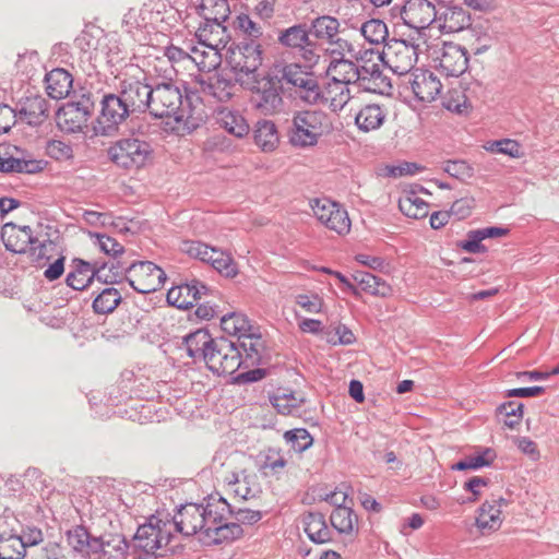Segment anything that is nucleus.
Returning <instances> with one entry per match:
<instances>
[{
  "label": "nucleus",
  "mask_w": 559,
  "mask_h": 559,
  "mask_svg": "<svg viewBox=\"0 0 559 559\" xmlns=\"http://www.w3.org/2000/svg\"><path fill=\"white\" fill-rule=\"evenodd\" d=\"M334 130L331 115L321 109H302L294 112L287 130L288 142L297 148L316 146L320 139Z\"/></svg>",
  "instance_id": "1"
},
{
  "label": "nucleus",
  "mask_w": 559,
  "mask_h": 559,
  "mask_svg": "<svg viewBox=\"0 0 559 559\" xmlns=\"http://www.w3.org/2000/svg\"><path fill=\"white\" fill-rule=\"evenodd\" d=\"M148 112L155 118L173 117L178 124L177 129L194 127L192 119V109L190 105H185L183 95L180 87L173 82L164 81L152 85Z\"/></svg>",
  "instance_id": "2"
},
{
  "label": "nucleus",
  "mask_w": 559,
  "mask_h": 559,
  "mask_svg": "<svg viewBox=\"0 0 559 559\" xmlns=\"http://www.w3.org/2000/svg\"><path fill=\"white\" fill-rule=\"evenodd\" d=\"M109 159L124 170H139L153 162L152 145L139 138L129 136L115 141L107 150Z\"/></svg>",
  "instance_id": "3"
},
{
  "label": "nucleus",
  "mask_w": 559,
  "mask_h": 559,
  "mask_svg": "<svg viewBox=\"0 0 559 559\" xmlns=\"http://www.w3.org/2000/svg\"><path fill=\"white\" fill-rule=\"evenodd\" d=\"M281 80L292 86L297 98L308 105L324 104L325 97L318 78L314 73L298 63L284 64L281 70Z\"/></svg>",
  "instance_id": "4"
},
{
  "label": "nucleus",
  "mask_w": 559,
  "mask_h": 559,
  "mask_svg": "<svg viewBox=\"0 0 559 559\" xmlns=\"http://www.w3.org/2000/svg\"><path fill=\"white\" fill-rule=\"evenodd\" d=\"M249 88L253 106L262 115L274 116L285 111L282 80L277 76L266 74L260 79L254 78Z\"/></svg>",
  "instance_id": "5"
},
{
  "label": "nucleus",
  "mask_w": 559,
  "mask_h": 559,
  "mask_svg": "<svg viewBox=\"0 0 559 559\" xmlns=\"http://www.w3.org/2000/svg\"><path fill=\"white\" fill-rule=\"evenodd\" d=\"M216 499L207 501L204 504L187 503L181 506L173 518V524L177 532L185 536L200 535V539L205 543L209 533L210 512L215 510Z\"/></svg>",
  "instance_id": "6"
},
{
  "label": "nucleus",
  "mask_w": 559,
  "mask_h": 559,
  "mask_svg": "<svg viewBox=\"0 0 559 559\" xmlns=\"http://www.w3.org/2000/svg\"><path fill=\"white\" fill-rule=\"evenodd\" d=\"M359 60L356 61L346 58H333L326 69L328 75L331 76V82L328 85V92L331 94L333 91H338L334 97H331V106L334 108H343L350 99L349 85H354L355 76L359 66Z\"/></svg>",
  "instance_id": "7"
},
{
  "label": "nucleus",
  "mask_w": 559,
  "mask_h": 559,
  "mask_svg": "<svg viewBox=\"0 0 559 559\" xmlns=\"http://www.w3.org/2000/svg\"><path fill=\"white\" fill-rule=\"evenodd\" d=\"M170 523L151 518L148 523L140 525L134 536V547L140 559L157 557L158 550L170 542Z\"/></svg>",
  "instance_id": "8"
},
{
  "label": "nucleus",
  "mask_w": 559,
  "mask_h": 559,
  "mask_svg": "<svg viewBox=\"0 0 559 559\" xmlns=\"http://www.w3.org/2000/svg\"><path fill=\"white\" fill-rule=\"evenodd\" d=\"M262 46L258 41H241L233 44L228 48L227 62L238 76V80L245 84L246 82L241 75L254 80L258 69L262 66Z\"/></svg>",
  "instance_id": "9"
},
{
  "label": "nucleus",
  "mask_w": 559,
  "mask_h": 559,
  "mask_svg": "<svg viewBox=\"0 0 559 559\" xmlns=\"http://www.w3.org/2000/svg\"><path fill=\"white\" fill-rule=\"evenodd\" d=\"M419 45L412 39L392 38L385 41L382 55L383 63L395 74L412 72L418 61Z\"/></svg>",
  "instance_id": "10"
},
{
  "label": "nucleus",
  "mask_w": 559,
  "mask_h": 559,
  "mask_svg": "<svg viewBox=\"0 0 559 559\" xmlns=\"http://www.w3.org/2000/svg\"><path fill=\"white\" fill-rule=\"evenodd\" d=\"M206 367L218 376L233 374L242 367V352L236 343L225 338H215L205 354Z\"/></svg>",
  "instance_id": "11"
},
{
  "label": "nucleus",
  "mask_w": 559,
  "mask_h": 559,
  "mask_svg": "<svg viewBox=\"0 0 559 559\" xmlns=\"http://www.w3.org/2000/svg\"><path fill=\"white\" fill-rule=\"evenodd\" d=\"M233 513L230 506L224 498L215 501V510L210 512V526L206 534V544H222L235 540L242 536L243 530L239 523L227 522V515Z\"/></svg>",
  "instance_id": "12"
},
{
  "label": "nucleus",
  "mask_w": 559,
  "mask_h": 559,
  "mask_svg": "<svg viewBox=\"0 0 559 559\" xmlns=\"http://www.w3.org/2000/svg\"><path fill=\"white\" fill-rule=\"evenodd\" d=\"M94 110V102L90 95H81L75 100H69L57 112L59 128L68 133L82 131L86 127Z\"/></svg>",
  "instance_id": "13"
},
{
  "label": "nucleus",
  "mask_w": 559,
  "mask_h": 559,
  "mask_svg": "<svg viewBox=\"0 0 559 559\" xmlns=\"http://www.w3.org/2000/svg\"><path fill=\"white\" fill-rule=\"evenodd\" d=\"M127 281L135 292L150 294L163 287L166 273L151 261H140L128 266Z\"/></svg>",
  "instance_id": "14"
},
{
  "label": "nucleus",
  "mask_w": 559,
  "mask_h": 559,
  "mask_svg": "<svg viewBox=\"0 0 559 559\" xmlns=\"http://www.w3.org/2000/svg\"><path fill=\"white\" fill-rule=\"evenodd\" d=\"M1 240L5 249L13 253H25L27 250L32 255L41 258L44 243L34 236L29 226H19L14 223H7L1 229Z\"/></svg>",
  "instance_id": "15"
},
{
  "label": "nucleus",
  "mask_w": 559,
  "mask_h": 559,
  "mask_svg": "<svg viewBox=\"0 0 559 559\" xmlns=\"http://www.w3.org/2000/svg\"><path fill=\"white\" fill-rule=\"evenodd\" d=\"M311 209L318 221L326 228L338 235L347 234L350 229V219L347 211L330 199H316Z\"/></svg>",
  "instance_id": "16"
},
{
  "label": "nucleus",
  "mask_w": 559,
  "mask_h": 559,
  "mask_svg": "<svg viewBox=\"0 0 559 559\" xmlns=\"http://www.w3.org/2000/svg\"><path fill=\"white\" fill-rule=\"evenodd\" d=\"M130 114V109L120 95H105L102 100V111L97 118V131L103 135H110Z\"/></svg>",
  "instance_id": "17"
},
{
  "label": "nucleus",
  "mask_w": 559,
  "mask_h": 559,
  "mask_svg": "<svg viewBox=\"0 0 559 559\" xmlns=\"http://www.w3.org/2000/svg\"><path fill=\"white\" fill-rule=\"evenodd\" d=\"M99 282H112L115 276L107 275L106 265L91 264L81 259L73 260V270L67 275L66 282L74 290H83L88 287L93 280Z\"/></svg>",
  "instance_id": "18"
},
{
  "label": "nucleus",
  "mask_w": 559,
  "mask_h": 559,
  "mask_svg": "<svg viewBox=\"0 0 559 559\" xmlns=\"http://www.w3.org/2000/svg\"><path fill=\"white\" fill-rule=\"evenodd\" d=\"M151 93L152 85L142 82L135 74L131 78H124L120 83L119 95L131 112L148 111Z\"/></svg>",
  "instance_id": "19"
},
{
  "label": "nucleus",
  "mask_w": 559,
  "mask_h": 559,
  "mask_svg": "<svg viewBox=\"0 0 559 559\" xmlns=\"http://www.w3.org/2000/svg\"><path fill=\"white\" fill-rule=\"evenodd\" d=\"M354 86L365 92L383 94L390 90L392 85L389 78L383 74L377 62L360 59Z\"/></svg>",
  "instance_id": "20"
},
{
  "label": "nucleus",
  "mask_w": 559,
  "mask_h": 559,
  "mask_svg": "<svg viewBox=\"0 0 559 559\" xmlns=\"http://www.w3.org/2000/svg\"><path fill=\"white\" fill-rule=\"evenodd\" d=\"M438 10L429 0H407L402 8L403 22L415 29H425L437 20Z\"/></svg>",
  "instance_id": "21"
},
{
  "label": "nucleus",
  "mask_w": 559,
  "mask_h": 559,
  "mask_svg": "<svg viewBox=\"0 0 559 559\" xmlns=\"http://www.w3.org/2000/svg\"><path fill=\"white\" fill-rule=\"evenodd\" d=\"M435 67L445 76H460L468 66L467 51L460 45L445 43L441 55L435 59Z\"/></svg>",
  "instance_id": "22"
},
{
  "label": "nucleus",
  "mask_w": 559,
  "mask_h": 559,
  "mask_svg": "<svg viewBox=\"0 0 559 559\" xmlns=\"http://www.w3.org/2000/svg\"><path fill=\"white\" fill-rule=\"evenodd\" d=\"M408 84L420 102L431 103L440 94L442 84L430 70L415 69L409 73Z\"/></svg>",
  "instance_id": "23"
},
{
  "label": "nucleus",
  "mask_w": 559,
  "mask_h": 559,
  "mask_svg": "<svg viewBox=\"0 0 559 559\" xmlns=\"http://www.w3.org/2000/svg\"><path fill=\"white\" fill-rule=\"evenodd\" d=\"M207 290L203 283L192 280L190 283L171 287L167 293V302L178 309H188L206 295Z\"/></svg>",
  "instance_id": "24"
},
{
  "label": "nucleus",
  "mask_w": 559,
  "mask_h": 559,
  "mask_svg": "<svg viewBox=\"0 0 559 559\" xmlns=\"http://www.w3.org/2000/svg\"><path fill=\"white\" fill-rule=\"evenodd\" d=\"M436 23L443 33H457L471 25V16L461 7L448 5L438 10Z\"/></svg>",
  "instance_id": "25"
},
{
  "label": "nucleus",
  "mask_w": 559,
  "mask_h": 559,
  "mask_svg": "<svg viewBox=\"0 0 559 559\" xmlns=\"http://www.w3.org/2000/svg\"><path fill=\"white\" fill-rule=\"evenodd\" d=\"M242 354V367L249 368L259 366L263 362V356L265 353V342L260 334L253 332V330L238 340L236 344Z\"/></svg>",
  "instance_id": "26"
},
{
  "label": "nucleus",
  "mask_w": 559,
  "mask_h": 559,
  "mask_svg": "<svg viewBox=\"0 0 559 559\" xmlns=\"http://www.w3.org/2000/svg\"><path fill=\"white\" fill-rule=\"evenodd\" d=\"M388 110L380 104H366L355 116V123L362 132H370L380 129L385 119Z\"/></svg>",
  "instance_id": "27"
},
{
  "label": "nucleus",
  "mask_w": 559,
  "mask_h": 559,
  "mask_svg": "<svg viewBox=\"0 0 559 559\" xmlns=\"http://www.w3.org/2000/svg\"><path fill=\"white\" fill-rule=\"evenodd\" d=\"M19 114L28 124L38 126L48 117V103L40 95L26 96L21 102Z\"/></svg>",
  "instance_id": "28"
},
{
  "label": "nucleus",
  "mask_w": 559,
  "mask_h": 559,
  "mask_svg": "<svg viewBox=\"0 0 559 559\" xmlns=\"http://www.w3.org/2000/svg\"><path fill=\"white\" fill-rule=\"evenodd\" d=\"M72 75L61 68L51 70L45 76L46 91L52 99L67 97L72 88Z\"/></svg>",
  "instance_id": "29"
},
{
  "label": "nucleus",
  "mask_w": 559,
  "mask_h": 559,
  "mask_svg": "<svg viewBox=\"0 0 559 559\" xmlns=\"http://www.w3.org/2000/svg\"><path fill=\"white\" fill-rule=\"evenodd\" d=\"M302 523L306 534L313 543L323 544L331 540L332 533L322 513L308 512L304 515Z\"/></svg>",
  "instance_id": "30"
},
{
  "label": "nucleus",
  "mask_w": 559,
  "mask_h": 559,
  "mask_svg": "<svg viewBox=\"0 0 559 559\" xmlns=\"http://www.w3.org/2000/svg\"><path fill=\"white\" fill-rule=\"evenodd\" d=\"M217 122L229 134L239 139L246 136L250 131L246 118L237 110H230L228 108L221 109L217 112Z\"/></svg>",
  "instance_id": "31"
},
{
  "label": "nucleus",
  "mask_w": 559,
  "mask_h": 559,
  "mask_svg": "<svg viewBox=\"0 0 559 559\" xmlns=\"http://www.w3.org/2000/svg\"><path fill=\"white\" fill-rule=\"evenodd\" d=\"M190 61H192L200 71L211 72L221 64V53L212 45L201 44L200 47L191 49Z\"/></svg>",
  "instance_id": "32"
},
{
  "label": "nucleus",
  "mask_w": 559,
  "mask_h": 559,
  "mask_svg": "<svg viewBox=\"0 0 559 559\" xmlns=\"http://www.w3.org/2000/svg\"><path fill=\"white\" fill-rule=\"evenodd\" d=\"M254 142L264 152L274 151L280 143L275 123L270 120L258 121L254 130Z\"/></svg>",
  "instance_id": "33"
},
{
  "label": "nucleus",
  "mask_w": 559,
  "mask_h": 559,
  "mask_svg": "<svg viewBox=\"0 0 559 559\" xmlns=\"http://www.w3.org/2000/svg\"><path fill=\"white\" fill-rule=\"evenodd\" d=\"M97 547L94 548V554H103L108 559L122 558L128 548V544L121 535H104L95 537Z\"/></svg>",
  "instance_id": "34"
},
{
  "label": "nucleus",
  "mask_w": 559,
  "mask_h": 559,
  "mask_svg": "<svg viewBox=\"0 0 559 559\" xmlns=\"http://www.w3.org/2000/svg\"><path fill=\"white\" fill-rule=\"evenodd\" d=\"M210 333L206 330L200 329L193 333H190L185 338L187 353L191 358H201L204 360L205 354L210 349V345L214 342Z\"/></svg>",
  "instance_id": "35"
},
{
  "label": "nucleus",
  "mask_w": 559,
  "mask_h": 559,
  "mask_svg": "<svg viewBox=\"0 0 559 559\" xmlns=\"http://www.w3.org/2000/svg\"><path fill=\"white\" fill-rule=\"evenodd\" d=\"M25 555V544L19 534L0 532V559H23Z\"/></svg>",
  "instance_id": "36"
},
{
  "label": "nucleus",
  "mask_w": 559,
  "mask_h": 559,
  "mask_svg": "<svg viewBox=\"0 0 559 559\" xmlns=\"http://www.w3.org/2000/svg\"><path fill=\"white\" fill-rule=\"evenodd\" d=\"M67 540L74 551L84 556L94 554V548L97 547L95 537H91L87 530L83 526H75L68 531Z\"/></svg>",
  "instance_id": "37"
},
{
  "label": "nucleus",
  "mask_w": 559,
  "mask_h": 559,
  "mask_svg": "<svg viewBox=\"0 0 559 559\" xmlns=\"http://www.w3.org/2000/svg\"><path fill=\"white\" fill-rule=\"evenodd\" d=\"M310 34L316 38L328 43L340 33V22L336 17L322 15L311 22Z\"/></svg>",
  "instance_id": "38"
},
{
  "label": "nucleus",
  "mask_w": 559,
  "mask_h": 559,
  "mask_svg": "<svg viewBox=\"0 0 559 559\" xmlns=\"http://www.w3.org/2000/svg\"><path fill=\"white\" fill-rule=\"evenodd\" d=\"M501 524V510L496 503L485 501L478 510L476 526L480 531H497Z\"/></svg>",
  "instance_id": "39"
},
{
  "label": "nucleus",
  "mask_w": 559,
  "mask_h": 559,
  "mask_svg": "<svg viewBox=\"0 0 559 559\" xmlns=\"http://www.w3.org/2000/svg\"><path fill=\"white\" fill-rule=\"evenodd\" d=\"M221 326L224 332L237 335L238 340L253 330L249 319L240 312H230L222 317Z\"/></svg>",
  "instance_id": "40"
},
{
  "label": "nucleus",
  "mask_w": 559,
  "mask_h": 559,
  "mask_svg": "<svg viewBox=\"0 0 559 559\" xmlns=\"http://www.w3.org/2000/svg\"><path fill=\"white\" fill-rule=\"evenodd\" d=\"M400 211L407 217L420 219L428 215V203L415 192H406L399 200Z\"/></svg>",
  "instance_id": "41"
},
{
  "label": "nucleus",
  "mask_w": 559,
  "mask_h": 559,
  "mask_svg": "<svg viewBox=\"0 0 559 559\" xmlns=\"http://www.w3.org/2000/svg\"><path fill=\"white\" fill-rule=\"evenodd\" d=\"M354 280L358 283L360 288L374 296L385 297L391 294V287L382 278L368 273V272H356Z\"/></svg>",
  "instance_id": "42"
},
{
  "label": "nucleus",
  "mask_w": 559,
  "mask_h": 559,
  "mask_svg": "<svg viewBox=\"0 0 559 559\" xmlns=\"http://www.w3.org/2000/svg\"><path fill=\"white\" fill-rule=\"evenodd\" d=\"M310 32L305 24H298L283 31L278 36V41L285 47L292 49L304 48L309 44Z\"/></svg>",
  "instance_id": "43"
},
{
  "label": "nucleus",
  "mask_w": 559,
  "mask_h": 559,
  "mask_svg": "<svg viewBox=\"0 0 559 559\" xmlns=\"http://www.w3.org/2000/svg\"><path fill=\"white\" fill-rule=\"evenodd\" d=\"M442 105L447 110L460 116H467L473 108L465 92L461 88L450 90L444 96Z\"/></svg>",
  "instance_id": "44"
},
{
  "label": "nucleus",
  "mask_w": 559,
  "mask_h": 559,
  "mask_svg": "<svg viewBox=\"0 0 559 559\" xmlns=\"http://www.w3.org/2000/svg\"><path fill=\"white\" fill-rule=\"evenodd\" d=\"M43 162L15 157L0 158V171L35 174L43 170Z\"/></svg>",
  "instance_id": "45"
},
{
  "label": "nucleus",
  "mask_w": 559,
  "mask_h": 559,
  "mask_svg": "<svg viewBox=\"0 0 559 559\" xmlns=\"http://www.w3.org/2000/svg\"><path fill=\"white\" fill-rule=\"evenodd\" d=\"M121 300L122 297L118 289L107 287L95 297L93 309L98 314H108L118 307Z\"/></svg>",
  "instance_id": "46"
},
{
  "label": "nucleus",
  "mask_w": 559,
  "mask_h": 559,
  "mask_svg": "<svg viewBox=\"0 0 559 559\" xmlns=\"http://www.w3.org/2000/svg\"><path fill=\"white\" fill-rule=\"evenodd\" d=\"M330 521L338 533L348 534L353 531L357 516L350 508L336 507L331 513Z\"/></svg>",
  "instance_id": "47"
},
{
  "label": "nucleus",
  "mask_w": 559,
  "mask_h": 559,
  "mask_svg": "<svg viewBox=\"0 0 559 559\" xmlns=\"http://www.w3.org/2000/svg\"><path fill=\"white\" fill-rule=\"evenodd\" d=\"M304 397L297 395L295 392H277L271 397L272 406L283 415H289L295 409L299 408L304 403Z\"/></svg>",
  "instance_id": "48"
},
{
  "label": "nucleus",
  "mask_w": 559,
  "mask_h": 559,
  "mask_svg": "<svg viewBox=\"0 0 559 559\" xmlns=\"http://www.w3.org/2000/svg\"><path fill=\"white\" fill-rule=\"evenodd\" d=\"M361 35L370 44L384 43L388 37L386 24L381 20H369L365 22L360 27Z\"/></svg>",
  "instance_id": "49"
},
{
  "label": "nucleus",
  "mask_w": 559,
  "mask_h": 559,
  "mask_svg": "<svg viewBox=\"0 0 559 559\" xmlns=\"http://www.w3.org/2000/svg\"><path fill=\"white\" fill-rule=\"evenodd\" d=\"M222 275L226 277H235L238 274L237 264L234 262L230 254L215 249L213 250V257L206 261Z\"/></svg>",
  "instance_id": "50"
},
{
  "label": "nucleus",
  "mask_w": 559,
  "mask_h": 559,
  "mask_svg": "<svg viewBox=\"0 0 559 559\" xmlns=\"http://www.w3.org/2000/svg\"><path fill=\"white\" fill-rule=\"evenodd\" d=\"M254 478V476L249 475H242L240 478L238 474L234 473L228 484L234 487L233 490L236 496L240 497L242 500H248L253 498L258 492Z\"/></svg>",
  "instance_id": "51"
},
{
  "label": "nucleus",
  "mask_w": 559,
  "mask_h": 559,
  "mask_svg": "<svg viewBox=\"0 0 559 559\" xmlns=\"http://www.w3.org/2000/svg\"><path fill=\"white\" fill-rule=\"evenodd\" d=\"M284 439L295 452L301 453L312 445L313 438L305 428L288 430L284 433Z\"/></svg>",
  "instance_id": "52"
},
{
  "label": "nucleus",
  "mask_w": 559,
  "mask_h": 559,
  "mask_svg": "<svg viewBox=\"0 0 559 559\" xmlns=\"http://www.w3.org/2000/svg\"><path fill=\"white\" fill-rule=\"evenodd\" d=\"M203 92L219 102H227L231 97V85L224 79L213 78L203 86Z\"/></svg>",
  "instance_id": "53"
},
{
  "label": "nucleus",
  "mask_w": 559,
  "mask_h": 559,
  "mask_svg": "<svg viewBox=\"0 0 559 559\" xmlns=\"http://www.w3.org/2000/svg\"><path fill=\"white\" fill-rule=\"evenodd\" d=\"M46 154L56 160L66 162L73 158V148L70 143L50 140L46 145Z\"/></svg>",
  "instance_id": "54"
},
{
  "label": "nucleus",
  "mask_w": 559,
  "mask_h": 559,
  "mask_svg": "<svg viewBox=\"0 0 559 559\" xmlns=\"http://www.w3.org/2000/svg\"><path fill=\"white\" fill-rule=\"evenodd\" d=\"M236 27L247 35L250 39L257 41L263 34V28L260 24L253 22L247 14H239L236 19Z\"/></svg>",
  "instance_id": "55"
},
{
  "label": "nucleus",
  "mask_w": 559,
  "mask_h": 559,
  "mask_svg": "<svg viewBox=\"0 0 559 559\" xmlns=\"http://www.w3.org/2000/svg\"><path fill=\"white\" fill-rule=\"evenodd\" d=\"M486 150L491 153H500L510 157H520V144L510 139L489 142Z\"/></svg>",
  "instance_id": "56"
},
{
  "label": "nucleus",
  "mask_w": 559,
  "mask_h": 559,
  "mask_svg": "<svg viewBox=\"0 0 559 559\" xmlns=\"http://www.w3.org/2000/svg\"><path fill=\"white\" fill-rule=\"evenodd\" d=\"M484 235L480 229L471 230L467 233V238L462 240L457 246L469 253H481L486 251L485 246L481 245Z\"/></svg>",
  "instance_id": "57"
},
{
  "label": "nucleus",
  "mask_w": 559,
  "mask_h": 559,
  "mask_svg": "<svg viewBox=\"0 0 559 559\" xmlns=\"http://www.w3.org/2000/svg\"><path fill=\"white\" fill-rule=\"evenodd\" d=\"M183 250L192 258L199 259L203 262L211 260L213 257L214 248L198 241H189L185 243Z\"/></svg>",
  "instance_id": "58"
},
{
  "label": "nucleus",
  "mask_w": 559,
  "mask_h": 559,
  "mask_svg": "<svg viewBox=\"0 0 559 559\" xmlns=\"http://www.w3.org/2000/svg\"><path fill=\"white\" fill-rule=\"evenodd\" d=\"M475 206V200L472 197H464L453 202L450 213L457 219H464L471 215Z\"/></svg>",
  "instance_id": "59"
},
{
  "label": "nucleus",
  "mask_w": 559,
  "mask_h": 559,
  "mask_svg": "<svg viewBox=\"0 0 559 559\" xmlns=\"http://www.w3.org/2000/svg\"><path fill=\"white\" fill-rule=\"evenodd\" d=\"M326 44L332 46L331 55L333 58H345V55L348 53L352 57L355 56V48L353 44H350L347 39L341 38L336 35L332 40H329Z\"/></svg>",
  "instance_id": "60"
},
{
  "label": "nucleus",
  "mask_w": 559,
  "mask_h": 559,
  "mask_svg": "<svg viewBox=\"0 0 559 559\" xmlns=\"http://www.w3.org/2000/svg\"><path fill=\"white\" fill-rule=\"evenodd\" d=\"M296 304L310 313H319L322 309L323 301L316 295L300 294L296 296Z\"/></svg>",
  "instance_id": "61"
},
{
  "label": "nucleus",
  "mask_w": 559,
  "mask_h": 559,
  "mask_svg": "<svg viewBox=\"0 0 559 559\" xmlns=\"http://www.w3.org/2000/svg\"><path fill=\"white\" fill-rule=\"evenodd\" d=\"M355 259L360 264L368 266L373 271H379L382 273L389 272L390 265L381 257L370 255V254H366V253H359L356 255Z\"/></svg>",
  "instance_id": "62"
},
{
  "label": "nucleus",
  "mask_w": 559,
  "mask_h": 559,
  "mask_svg": "<svg viewBox=\"0 0 559 559\" xmlns=\"http://www.w3.org/2000/svg\"><path fill=\"white\" fill-rule=\"evenodd\" d=\"M443 170L451 177L464 179L471 177V167L464 160H448L444 164Z\"/></svg>",
  "instance_id": "63"
},
{
  "label": "nucleus",
  "mask_w": 559,
  "mask_h": 559,
  "mask_svg": "<svg viewBox=\"0 0 559 559\" xmlns=\"http://www.w3.org/2000/svg\"><path fill=\"white\" fill-rule=\"evenodd\" d=\"M495 457V451L490 448H486L479 454L467 456L469 468L477 469L484 466H489L493 462Z\"/></svg>",
  "instance_id": "64"
}]
</instances>
